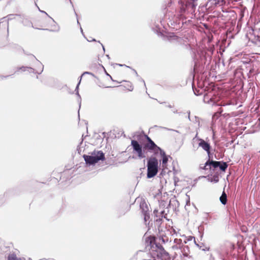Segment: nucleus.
Instances as JSON below:
<instances>
[{
    "mask_svg": "<svg viewBox=\"0 0 260 260\" xmlns=\"http://www.w3.org/2000/svg\"><path fill=\"white\" fill-rule=\"evenodd\" d=\"M193 2L187 1L185 3V8H186L187 13L193 14L195 12L196 5L194 1L196 0H192Z\"/></svg>",
    "mask_w": 260,
    "mask_h": 260,
    "instance_id": "nucleus-7",
    "label": "nucleus"
},
{
    "mask_svg": "<svg viewBox=\"0 0 260 260\" xmlns=\"http://www.w3.org/2000/svg\"><path fill=\"white\" fill-rule=\"evenodd\" d=\"M228 164L225 162H221L220 165L218 166L220 169L222 171H225L228 168Z\"/></svg>",
    "mask_w": 260,
    "mask_h": 260,
    "instance_id": "nucleus-11",
    "label": "nucleus"
},
{
    "mask_svg": "<svg viewBox=\"0 0 260 260\" xmlns=\"http://www.w3.org/2000/svg\"><path fill=\"white\" fill-rule=\"evenodd\" d=\"M208 166H206V165H205V166H204V169H208Z\"/></svg>",
    "mask_w": 260,
    "mask_h": 260,
    "instance_id": "nucleus-17",
    "label": "nucleus"
},
{
    "mask_svg": "<svg viewBox=\"0 0 260 260\" xmlns=\"http://www.w3.org/2000/svg\"><path fill=\"white\" fill-rule=\"evenodd\" d=\"M158 172V160L155 157H151L147 163V177L152 178L155 176Z\"/></svg>",
    "mask_w": 260,
    "mask_h": 260,
    "instance_id": "nucleus-4",
    "label": "nucleus"
},
{
    "mask_svg": "<svg viewBox=\"0 0 260 260\" xmlns=\"http://www.w3.org/2000/svg\"><path fill=\"white\" fill-rule=\"evenodd\" d=\"M147 142L144 146V150H146L149 152H153L154 154H156L159 152L160 155L162 157V163L163 165L166 164L168 161V158L165 152L158 147L147 135H145Z\"/></svg>",
    "mask_w": 260,
    "mask_h": 260,
    "instance_id": "nucleus-2",
    "label": "nucleus"
},
{
    "mask_svg": "<svg viewBox=\"0 0 260 260\" xmlns=\"http://www.w3.org/2000/svg\"><path fill=\"white\" fill-rule=\"evenodd\" d=\"M215 1L216 5L220 4V0H215Z\"/></svg>",
    "mask_w": 260,
    "mask_h": 260,
    "instance_id": "nucleus-15",
    "label": "nucleus"
},
{
    "mask_svg": "<svg viewBox=\"0 0 260 260\" xmlns=\"http://www.w3.org/2000/svg\"><path fill=\"white\" fill-rule=\"evenodd\" d=\"M156 257H157L156 255L152 254L151 253V252H150V255H148V258H147V259H144V260H156Z\"/></svg>",
    "mask_w": 260,
    "mask_h": 260,
    "instance_id": "nucleus-14",
    "label": "nucleus"
},
{
    "mask_svg": "<svg viewBox=\"0 0 260 260\" xmlns=\"http://www.w3.org/2000/svg\"><path fill=\"white\" fill-rule=\"evenodd\" d=\"M160 220H161V219H160V218H159V219H156V221H160Z\"/></svg>",
    "mask_w": 260,
    "mask_h": 260,
    "instance_id": "nucleus-18",
    "label": "nucleus"
},
{
    "mask_svg": "<svg viewBox=\"0 0 260 260\" xmlns=\"http://www.w3.org/2000/svg\"><path fill=\"white\" fill-rule=\"evenodd\" d=\"M221 5H224L225 3V0H220Z\"/></svg>",
    "mask_w": 260,
    "mask_h": 260,
    "instance_id": "nucleus-16",
    "label": "nucleus"
},
{
    "mask_svg": "<svg viewBox=\"0 0 260 260\" xmlns=\"http://www.w3.org/2000/svg\"><path fill=\"white\" fill-rule=\"evenodd\" d=\"M180 13L181 15L185 13H187L186 8H185V4H182L180 7Z\"/></svg>",
    "mask_w": 260,
    "mask_h": 260,
    "instance_id": "nucleus-13",
    "label": "nucleus"
},
{
    "mask_svg": "<svg viewBox=\"0 0 260 260\" xmlns=\"http://www.w3.org/2000/svg\"><path fill=\"white\" fill-rule=\"evenodd\" d=\"M140 208L142 210L143 214L144 215V219L146 221L147 216H148V208L145 202H144L140 203Z\"/></svg>",
    "mask_w": 260,
    "mask_h": 260,
    "instance_id": "nucleus-8",
    "label": "nucleus"
},
{
    "mask_svg": "<svg viewBox=\"0 0 260 260\" xmlns=\"http://www.w3.org/2000/svg\"><path fill=\"white\" fill-rule=\"evenodd\" d=\"M198 141H199V146L202 147V149H204L205 151H206L208 154H210L211 149L210 144L201 138H199Z\"/></svg>",
    "mask_w": 260,
    "mask_h": 260,
    "instance_id": "nucleus-6",
    "label": "nucleus"
},
{
    "mask_svg": "<svg viewBox=\"0 0 260 260\" xmlns=\"http://www.w3.org/2000/svg\"><path fill=\"white\" fill-rule=\"evenodd\" d=\"M220 201L223 205H225L227 203V196L224 191H223L220 197Z\"/></svg>",
    "mask_w": 260,
    "mask_h": 260,
    "instance_id": "nucleus-10",
    "label": "nucleus"
},
{
    "mask_svg": "<svg viewBox=\"0 0 260 260\" xmlns=\"http://www.w3.org/2000/svg\"><path fill=\"white\" fill-rule=\"evenodd\" d=\"M8 260H21V259L17 257L16 254L12 253L8 255Z\"/></svg>",
    "mask_w": 260,
    "mask_h": 260,
    "instance_id": "nucleus-12",
    "label": "nucleus"
},
{
    "mask_svg": "<svg viewBox=\"0 0 260 260\" xmlns=\"http://www.w3.org/2000/svg\"><path fill=\"white\" fill-rule=\"evenodd\" d=\"M161 203H165V202L162 201V202H161Z\"/></svg>",
    "mask_w": 260,
    "mask_h": 260,
    "instance_id": "nucleus-19",
    "label": "nucleus"
},
{
    "mask_svg": "<svg viewBox=\"0 0 260 260\" xmlns=\"http://www.w3.org/2000/svg\"><path fill=\"white\" fill-rule=\"evenodd\" d=\"M83 158L86 164L93 165L97 163L99 160H104L105 159V155L102 151H99L96 152H94L91 154V155L84 154Z\"/></svg>",
    "mask_w": 260,
    "mask_h": 260,
    "instance_id": "nucleus-3",
    "label": "nucleus"
},
{
    "mask_svg": "<svg viewBox=\"0 0 260 260\" xmlns=\"http://www.w3.org/2000/svg\"><path fill=\"white\" fill-rule=\"evenodd\" d=\"M155 237L152 236H149L145 238V243L147 246L150 247V252L152 254L156 255L157 257L162 260H166L170 258L169 253L165 250L162 245L156 244Z\"/></svg>",
    "mask_w": 260,
    "mask_h": 260,
    "instance_id": "nucleus-1",
    "label": "nucleus"
},
{
    "mask_svg": "<svg viewBox=\"0 0 260 260\" xmlns=\"http://www.w3.org/2000/svg\"><path fill=\"white\" fill-rule=\"evenodd\" d=\"M220 165V161H213V160H211V161H207L206 162V166H209V169H210V166H212L214 168H216L217 167H218V166H219Z\"/></svg>",
    "mask_w": 260,
    "mask_h": 260,
    "instance_id": "nucleus-9",
    "label": "nucleus"
},
{
    "mask_svg": "<svg viewBox=\"0 0 260 260\" xmlns=\"http://www.w3.org/2000/svg\"><path fill=\"white\" fill-rule=\"evenodd\" d=\"M131 146L133 147L134 152L137 154L139 158L145 157V155L143 152L142 147L137 141L132 140L131 141Z\"/></svg>",
    "mask_w": 260,
    "mask_h": 260,
    "instance_id": "nucleus-5",
    "label": "nucleus"
}]
</instances>
